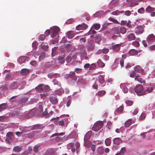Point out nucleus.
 I'll list each match as a JSON object with an SVG mask.
<instances>
[{
  "label": "nucleus",
  "mask_w": 155,
  "mask_h": 155,
  "mask_svg": "<svg viewBox=\"0 0 155 155\" xmlns=\"http://www.w3.org/2000/svg\"><path fill=\"white\" fill-rule=\"evenodd\" d=\"M95 47L94 42L93 40H90L88 41L87 45L86 46L87 49L88 51H93Z\"/></svg>",
  "instance_id": "nucleus-5"
},
{
  "label": "nucleus",
  "mask_w": 155,
  "mask_h": 155,
  "mask_svg": "<svg viewBox=\"0 0 155 155\" xmlns=\"http://www.w3.org/2000/svg\"><path fill=\"white\" fill-rule=\"evenodd\" d=\"M127 38L128 41H130L134 40L136 39V37L134 34L131 33L127 35Z\"/></svg>",
  "instance_id": "nucleus-16"
},
{
  "label": "nucleus",
  "mask_w": 155,
  "mask_h": 155,
  "mask_svg": "<svg viewBox=\"0 0 155 155\" xmlns=\"http://www.w3.org/2000/svg\"><path fill=\"white\" fill-rule=\"evenodd\" d=\"M93 27L96 30H98L100 28V25L99 24L96 23L93 25Z\"/></svg>",
  "instance_id": "nucleus-45"
},
{
  "label": "nucleus",
  "mask_w": 155,
  "mask_h": 155,
  "mask_svg": "<svg viewBox=\"0 0 155 155\" xmlns=\"http://www.w3.org/2000/svg\"><path fill=\"white\" fill-rule=\"evenodd\" d=\"M135 71L139 73H141V74H144V70L139 65L136 66L135 68Z\"/></svg>",
  "instance_id": "nucleus-17"
},
{
  "label": "nucleus",
  "mask_w": 155,
  "mask_h": 155,
  "mask_svg": "<svg viewBox=\"0 0 155 155\" xmlns=\"http://www.w3.org/2000/svg\"><path fill=\"white\" fill-rule=\"evenodd\" d=\"M40 145V144H38L34 147L33 148V150L36 153L38 151L39 149Z\"/></svg>",
  "instance_id": "nucleus-38"
},
{
  "label": "nucleus",
  "mask_w": 155,
  "mask_h": 155,
  "mask_svg": "<svg viewBox=\"0 0 155 155\" xmlns=\"http://www.w3.org/2000/svg\"><path fill=\"white\" fill-rule=\"evenodd\" d=\"M29 72V70L26 68L22 69L21 72V74L23 75H25L27 74Z\"/></svg>",
  "instance_id": "nucleus-31"
},
{
  "label": "nucleus",
  "mask_w": 155,
  "mask_h": 155,
  "mask_svg": "<svg viewBox=\"0 0 155 155\" xmlns=\"http://www.w3.org/2000/svg\"><path fill=\"white\" fill-rule=\"evenodd\" d=\"M64 92V90L62 88H59V89L56 90L54 91V93L58 96L61 95Z\"/></svg>",
  "instance_id": "nucleus-23"
},
{
  "label": "nucleus",
  "mask_w": 155,
  "mask_h": 155,
  "mask_svg": "<svg viewBox=\"0 0 155 155\" xmlns=\"http://www.w3.org/2000/svg\"><path fill=\"white\" fill-rule=\"evenodd\" d=\"M154 10H155V8H154L151 7L150 6H148L146 9L145 11H146V12L150 13L153 11H154Z\"/></svg>",
  "instance_id": "nucleus-34"
},
{
  "label": "nucleus",
  "mask_w": 155,
  "mask_h": 155,
  "mask_svg": "<svg viewBox=\"0 0 155 155\" xmlns=\"http://www.w3.org/2000/svg\"><path fill=\"white\" fill-rule=\"evenodd\" d=\"M146 117L145 114V113H142L140 117V120H142L145 119Z\"/></svg>",
  "instance_id": "nucleus-63"
},
{
  "label": "nucleus",
  "mask_w": 155,
  "mask_h": 155,
  "mask_svg": "<svg viewBox=\"0 0 155 155\" xmlns=\"http://www.w3.org/2000/svg\"><path fill=\"white\" fill-rule=\"evenodd\" d=\"M43 108L41 105H39L37 111H38L40 113H41L43 111Z\"/></svg>",
  "instance_id": "nucleus-64"
},
{
  "label": "nucleus",
  "mask_w": 155,
  "mask_h": 155,
  "mask_svg": "<svg viewBox=\"0 0 155 155\" xmlns=\"http://www.w3.org/2000/svg\"><path fill=\"white\" fill-rule=\"evenodd\" d=\"M97 63L98 66L101 68L104 67L105 66L104 64L102 61L100 59H99L97 62Z\"/></svg>",
  "instance_id": "nucleus-37"
},
{
  "label": "nucleus",
  "mask_w": 155,
  "mask_h": 155,
  "mask_svg": "<svg viewBox=\"0 0 155 155\" xmlns=\"http://www.w3.org/2000/svg\"><path fill=\"white\" fill-rule=\"evenodd\" d=\"M153 87H151L150 88H147L146 91V94L150 93L153 91Z\"/></svg>",
  "instance_id": "nucleus-61"
},
{
  "label": "nucleus",
  "mask_w": 155,
  "mask_h": 155,
  "mask_svg": "<svg viewBox=\"0 0 155 155\" xmlns=\"http://www.w3.org/2000/svg\"><path fill=\"white\" fill-rule=\"evenodd\" d=\"M18 86V84L16 81H13L9 85V87L12 89H17Z\"/></svg>",
  "instance_id": "nucleus-15"
},
{
  "label": "nucleus",
  "mask_w": 155,
  "mask_h": 155,
  "mask_svg": "<svg viewBox=\"0 0 155 155\" xmlns=\"http://www.w3.org/2000/svg\"><path fill=\"white\" fill-rule=\"evenodd\" d=\"M105 93L106 91H105L102 90L99 91L97 94L98 96H102L104 95L105 94Z\"/></svg>",
  "instance_id": "nucleus-40"
},
{
  "label": "nucleus",
  "mask_w": 155,
  "mask_h": 155,
  "mask_svg": "<svg viewBox=\"0 0 155 155\" xmlns=\"http://www.w3.org/2000/svg\"><path fill=\"white\" fill-rule=\"evenodd\" d=\"M120 32L123 34H125L127 31L126 29L124 27H121L120 28Z\"/></svg>",
  "instance_id": "nucleus-47"
},
{
  "label": "nucleus",
  "mask_w": 155,
  "mask_h": 155,
  "mask_svg": "<svg viewBox=\"0 0 155 155\" xmlns=\"http://www.w3.org/2000/svg\"><path fill=\"white\" fill-rule=\"evenodd\" d=\"M49 94L46 92H44L42 94H40L41 97L43 98L48 95Z\"/></svg>",
  "instance_id": "nucleus-50"
},
{
  "label": "nucleus",
  "mask_w": 155,
  "mask_h": 155,
  "mask_svg": "<svg viewBox=\"0 0 155 155\" xmlns=\"http://www.w3.org/2000/svg\"><path fill=\"white\" fill-rule=\"evenodd\" d=\"M59 62L61 64H63L64 62V59L63 57H59L58 58Z\"/></svg>",
  "instance_id": "nucleus-56"
},
{
  "label": "nucleus",
  "mask_w": 155,
  "mask_h": 155,
  "mask_svg": "<svg viewBox=\"0 0 155 155\" xmlns=\"http://www.w3.org/2000/svg\"><path fill=\"white\" fill-rule=\"evenodd\" d=\"M67 77L75 81L77 80V76L74 71H70V73L67 75Z\"/></svg>",
  "instance_id": "nucleus-12"
},
{
  "label": "nucleus",
  "mask_w": 155,
  "mask_h": 155,
  "mask_svg": "<svg viewBox=\"0 0 155 155\" xmlns=\"http://www.w3.org/2000/svg\"><path fill=\"white\" fill-rule=\"evenodd\" d=\"M42 116L43 117H50V115H48V112L47 109H45V111L42 114Z\"/></svg>",
  "instance_id": "nucleus-42"
},
{
  "label": "nucleus",
  "mask_w": 155,
  "mask_h": 155,
  "mask_svg": "<svg viewBox=\"0 0 155 155\" xmlns=\"http://www.w3.org/2000/svg\"><path fill=\"white\" fill-rule=\"evenodd\" d=\"M88 27V25L85 23H82L81 25H79L77 26L76 27V30H85Z\"/></svg>",
  "instance_id": "nucleus-10"
},
{
  "label": "nucleus",
  "mask_w": 155,
  "mask_h": 155,
  "mask_svg": "<svg viewBox=\"0 0 155 155\" xmlns=\"http://www.w3.org/2000/svg\"><path fill=\"white\" fill-rule=\"evenodd\" d=\"M144 31V28L142 26H140L136 27L135 33L137 35L142 33Z\"/></svg>",
  "instance_id": "nucleus-14"
},
{
  "label": "nucleus",
  "mask_w": 155,
  "mask_h": 155,
  "mask_svg": "<svg viewBox=\"0 0 155 155\" xmlns=\"http://www.w3.org/2000/svg\"><path fill=\"white\" fill-rule=\"evenodd\" d=\"M7 107V105L6 104L3 103L0 105V111H2L3 110L6 109Z\"/></svg>",
  "instance_id": "nucleus-35"
},
{
  "label": "nucleus",
  "mask_w": 155,
  "mask_h": 155,
  "mask_svg": "<svg viewBox=\"0 0 155 155\" xmlns=\"http://www.w3.org/2000/svg\"><path fill=\"white\" fill-rule=\"evenodd\" d=\"M132 123V120L131 119H129L125 122V126H130L131 124Z\"/></svg>",
  "instance_id": "nucleus-44"
},
{
  "label": "nucleus",
  "mask_w": 155,
  "mask_h": 155,
  "mask_svg": "<svg viewBox=\"0 0 155 155\" xmlns=\"http://www.w3.org/2000/svg\"><path fill=\"white\" fill-rule=\"evenodd\" d=\"M35 114V111L34 110H32L27 113H25V118L28 119L32 117Z\"/></svg>",
  "instance_id": "nucleus-8"
},
{
  "label": "nucleus",
  "mask_w": 155,
  "mask_h": 155,
  "mask_svg": "<svg viewBox=\"0 0 155 155\" xmlns=\"http://www.w3.org/2000/svg\"><path fill=\"white\" fill-rule=\"evenodd\" d=\"M103 122L101 121H97L94 124L93 126H103Z\"/></svg>",
  "instance_id": "nucleus-36"
},
{
  "label": "nucleus",
  "mask_w": 155,
  "mask_h": 155,
  "mask_svg": "<svg viewBox=\"0 0 155 155\" xmlns=\"http://www.w3.org/2000/svg\"><path fill=\"white\" fill-rule=\"evenodd\" d=\"M45 35H40L38 38L39 40L43 41L45 39Z\"/></svg>",
  "instance_id": "nucleus-53"
},
{
  "label": "nucleus",
  "mask_w": 155,
  "mask_h": 155,
  "mask_svg": "<svg viewBox=\"0 0 155 155\" xmlns=\"http://www.w3.org/2000/svg\"><path fill=\"white\" fill-rule=\"evenodd\" d=\"M111 140L110 138H107L106 139L105 141V144L107 146L110 145L111 144Z\"/></svg>",
  "instance_id": "nucleus-43"
},
{
  "label": "nucleus",
  "mask_w": 155,
  "mask_h": 155,
  "mask_svg": "<svg viewBox=\"0 0 155 155\" xmlns=\"http://www.w3.org/2000/svg\"><path fill=\"white\" fill-rule=\"evenodd\" d=\"M137 12L140 14H143L144 12V9L143 8H141L138 10Z\"/></svg>",
  "instance_id": "nucleus-59"
},
{
  "label": "nucleus",
  "mask_w": 155,
  "mask_h": 155,
  "mask_svg": "<svg viewBox=\"0 0 155 155\" xmlns=\"http://www.w3.org/2000/svg\"><path fill=\"white\" fill-rule=\"evenodd\" d=\"M155 40V36L153 34L149 35L147 38V41L149 44L154 41Z\"/></svg>",
  "instance_id": "nucleus-9"
},
{
  "label": "nucleus",
  "mask_w": 155,
  "mask_h": 155,
  "mask_svg": "<svg viewBox=\"0 0 155 155\" xmlns=\"http://www.w3.org/2000/svg\"><path fill=\"white\" fill-rule=\"evenodd\" d=\"M122 43H120L119 44L114 45L113 43H112L110 48L114 51L115 52H118L119 51L120 48V46L122 45Z\"/></svg>",
  "instance_id": "nucleus-7"
},
{
  "label": "nucleus",
  "mask_w": 155,
  "mask_h": 155,
  "mask_svg": "<svg viewBox=\"0 0 155 155\" xmlns=\"http://www.w3.org/2000/svg\"><path fill=\"white\" fill-rule=\"evenodd\" d=\"M35 54L36 55H40L39 57V60L40 61L43 60L45 56V53L43 52L37 51L35 53Z\"/></svg>",
  "instance_id": "nucleus-11"
},
{
  "label": "nucleus",
  "mask_w": 155,
  "mask_h": 155,
  "mask_svg": "<svg viewBox=\"0 0 155 155\" xmlns=\"http://www.w3.org/2000/svg\"><path fill=\"white\" fill-rule=\"evenodd\" d=\"M53 81L54 85H58L60 87H61V84L56 79H54L53 80Z\"/></svg>",
  "instance_id": "nucleus-55"
},
{
  "label": "nucleus",
  "mask_w": 155,
  "mask_h": 155,
  "mask_svg": "<svg viewBox=\"0 0 155 155\" xmlns=\"http://www.w3.org/2000/svg\"><path fill=\"white\" fill-rule=\"evenodd\" d=\"M125 102L127 105L129 106H131L133 104V102L131 101L126 100Z\"/></svg>",
  "instance_id": "nucleus-54"
},
{
  "label": "nucleus",
  "mask_w": 155,
  "mask_h": 155,
  "mask_svg": "<svg viewBox=\"0 0 155 155\" xmlns=\"http://www.w3.org/2000/svg\"><path fill=\"white\" fill-rule=\"evenodd\" d=\"M55 140L57 142H61L64 140V138L59 136H57L55 137Z\"/></svg>",
  "instance_id": "nucleus-41"
},
{
  "label": "nucleus",
  "mask_w": 155,
  "mask_h": 155,
  "mask_svg": "<svg viewBox=\"0 0 155 155\" xmlns=\"http://www.w3.org/2000/svg\"><path fill=\"white\" fill-rule=\"evenodd\" d=\"M38 45V43L36 41H34L33 42L32 45V46L33 48L34 49H35L37 48Z\"/></svg>",
  "instance_id": "nucleus-60"
},
{
  "label": "nucleus",
  "mask_w": 155,
  "mask_h": 155,
  "mask_svg": "<svg viewBox=\"0 0 155 155\" xmlns=\"http://www.w3.org/2000/svg\"><path fill=\"white\" fill-rule=\"evenodd\" d=\"M135 80H136L138 81L139 82L142 84L144 83L145 82L144 80H143L142 78L140 77V76L138 74L134 78Z\"/></svg>",
  "instance_id": "nucleus-21"
},
{
  "label": "nucleus",
  "mask_w": 155,
  "mask_h": 155,
  "mask_svg": "<svg viewBox=\"0 0 155 155\" xmlns=\"http://www.w3.org/2000/svg\"><path fill=\"white\" fill-rule=\"evenodd\" d=\"M124 12V11H120L118 10H116L115 11H113L111 13V14L113 15H117L123 13Z\"/></svg>",
  "instance_id": "nucleus-33"
},
{
  "label": "nucleus",
  "mask_w": 155,
  "mask_h": 155,
  "mask_svg": "<svg viewBox=\"0 0 155 155\" xmlns=\"http://www.w3.org/2000/svg\"><path fill=\"white\" fill-rule=\"evenodd\" d=\"M49 100L51 103L54 105L57 104L58 102V100L57 98L53 96L50 97Z\"/></svg>",
  "instance_id": "nucleus-19"
},
{
  "label": "nucleus",
  "mask_w": 155,
  "mask_h": 155,
  "mask_svg": "<svg viewBox=\"0 0 155 155\" xmlns=\"http://www.w3.org/2000/svg\"><path fill=\"white\" fill-rule=\"evenodd\" d=\"M92 133L91 131H89L87 132L85 135L84 136V140L85 143L86 141L89 139L91 136Z\"/></svg>",
  "instance_id": "nucleus-24"
},
{
  "label": "nucleus",
  "mask_w": 155,
  "mask_h": 155,
  "mask_svg": "<svg viewBox=\"0 0 155 155\" xmlns=\"http://www.w3.org/2000/svg\"><path fill=\"white\" fill-rule=\"evenodd\" d=\"M129 54L131 55L134 56L138 54L137 51L134 49L130 50L129 51Z\"/></svg>",
  "instance_id": "nucleus-30"
},
{
  "label": "nucleus",
  "mask_w": 155,
  "mask_h": 155,
  "mask_svg": "<svg viewBox=\"0 0 155 155\" xmlns=\"http://www.w3.org/2000/svg\"><path fill=\"white\" fill-rule=\"evenodd\" d=\"M120 86L121 88H123V91L124 93H126L128 92V89L125 84H121Z\"/></svg>",
  "instance_id": "nucleus-29"
},
{
  "label": "nucleus",
  "mask_w": 155,
  "mask_h": 155,
  "mask_svg": "<svg viewBox=\"0 0 155 155\" xmlns=\"http://www.w3.org/2000/svg\"><path fill=\"white\" fill-rule=\"evenodd\" d=\"M19 131L16 132V134L18 136L21 134L29 131L31 129V127H19Z\"/></svg>",
  "instance_id": "nucleus-3"
},
{
  "label": "nucleus",
  "mask_w": 155,
  "mask_h": 155,
  "mask_svg": "<svg viewBox=\"0 0 155 155\" xmlns=\"http://www.w3.org/2000/svg\"><path fill=\"white\" fill-rule=\"evenodd\" d=\"M101 129L100 127H92V129L95 131H97Z\"/></svg>",
  "instance_id": "nucleus-57"
},
{
  "label": "nucleus",
  "mask_w": 155,
  "mask_h": 155,
  "mask_svg": "<svg viewBox=\"0 0 155 155\" xmlns=\"http://www.w3.org/2000/svg\"><path fill=\"white\" fill-rule=\"evenodd\" d=\"M141 0H127L126 2H131L130 6L132 7L138 4V3L135 2L140 1Z\"/></svg>",
  "instance_id": "nucleus-18"
},
{
  "label": "nucleus",
  "mask_w": 155,
  "mask_h": 155,
  "mask_svg": "<svg viewBox=\"0 0 155 155\" xmlns=\"http://www.w3.org/2000/svg\"><path fill=\"white\" fill-rule=\"evenodd\" d=\"M123 109L124 107L122 106H121L117 108L116 110V111L118 113H120L123 110Z\"/></svg>",
  "instance_id": "nucleus-48"
},
{
  "label": "nucleus",
  "mask_w": 155,
  "mask_h": 155,
  "mask_svg": "<svg viewBox=\"0 0 155 155\" xmlns=\"http://www.w3.org/2000/svg\"><path fill=\"white\" fill-rule=\"evenodd\" d=\"M80 146V144L78 142H77L75 144L73 143H70L68 144V148L69 149H71L72 152H75L76 151L77 154L78 153V148Z\"/></svg>",
  "instance_id": "nucleus-2"
},
{
  "label": "nucleus",
  "mask_w": 155,
  "mask_h": 155,
  "mask_svg": "<svg viewBox=\"0 0 155 155\" xmlns=\"http://www.w3.org/2000/svg\"><path fill=\"white\" fill-rule=\"evenodd\" d=\"M18 97V96H15L12 97L9 99V101L11 102H15L16 101V98Z\"/></svg>",
  "instance_id": "nucleus-49"
},
{
  "label": "nucleus",
  "mask_w": 155,
  "mask_h": 155,
  "mask_svg": "<svg viewBox=\"0 0 155 155\" xmlns=\"http://www.w3.org/2000/svg\"><path fill=\"white\" fill-rule=\"evenodd\" d=\"M96 67V66L95 64H92L90 65L89 70L93 71L95 69Z\"/></svg>",
  "instance_id": "nucleus-52"
},
{
  "label": "nucleus",
  "mask_w": 155,
  "mask_h": 155,
  "mask_svg": "<svg viewBox=\"0 0 155 155\" xmlns=\"http://www.w3.org/2000/svg\"><path fill=\"white\" fill-rule=\"evenodd\" d=\"M64 134V133H55L52 135L51 136V137H52L56 136L63 135Z\"/></svg>",
  "instance_id": "nucleus-58"
},
{
  "label": "nucleus",
  "mask_w": 155,
  "mask_h": 155,
  "mask_svg": "<svg viewBox=\"0 0 155 155\" xmlns=\"http://www.w3.org/2000/svg\"><path fill=\"white\" fill-rule=\"evenodd\" d=\"M97 153L99 155H102L104 153V149L101 146L99 147L97 150Z\"/></svg>",
  "instance_id": "nucleus-25"
},
{
  "label": "nucleus",
  "mask_w": 155,
  "mask_h": 155,
  "mask_svg": "<svg viewBox=\"0 0 155 155\" xmlns=\"http://www.w3.org/2000/svg\"><path fill=\"white\" fill-rule=\"evenodd\" d=\"M76 132L74 131H73L67 137V139L74 138L76 137Z\"/></svg>",
  "instance_id": "nucleus-28"
},
{
  "label": "nucleus",
  "mask_w": 155,
  "mask_h": 155,
  "mask_svg": "<svg viewBox=\"0 0 155 155\" xmlns=\"http://www.w3.org/2000/svg\"><path fill=\"white\" fill-rule=\"evenodd\" d=\"M21 150V147L19 146H16L14 147L13 150L15 152H20Z\"/></svg>",
  "instance_id": "nucleus-39"
},
{
  "label": "nucleus",
  "mask_w": 155,
  "mask_h": 155,
  "mask_svg": "<svg viewBox=\"0 0 155 155\" xmlns=\"http://www.w3.org/2000/svg\"><path fill=\"white\" fill-rule=\"evenodd\" d=\"M41 48L44 51H46L48 49V46L47 45H42Z\"/></svg>",
  "instance_id": "nucleus-62"
},
{
  "label": "nucleus",
  "mask_w": 155,
  "mask_h": 155,
  "mask_svg": "<svg viewBox=\"0 0 155 155\" xmlns=\"http://www.w3.org/2000/svg\"><path fill=\"white\" fill-rule=\"evenodd\" d=\"M122 142V140L120 138H116L113 140V143L115 144L119 145Z\"/></svg>",
  "instance_id": "nucleus-27"
},
{
  "label": "nucleus",
  "mask_w": 155,
  "mask_h": 155,
  "mask_svg": "<svg viewBox=\"0 0 155 155\" xmlns=\"http://www.w3.org/2000/svg\"><path fill=\"white\" fill-rule=\"evenodd\" d=\"M28 58L27 57L25 56H21L18 59V61L20 64H22L24 63L27 59Z\"/></svg>",
  "instance_id": "nucleus-22"
},
{
  "label": "nucleus",
  "mask_w": 155,
  "mask_h": 155,
  "mask_svg": "<svg viewBox=\"0 0 155 155\" xmlns=\"http://www.w3.org/2000/svg\"><path fill=\"white\" fill-rule=\"evenodd\" d=\"M80 53L82 56H84L87 55L86 50L84 47L81 46L80 48Z\"/></svg>",
  "instance_id": "nucleus-13"
},
{
  "label": "nucleus",
  "mask_w": 155,
  "mask_h": 155,
  "mask_svg": "<svg viewBox=\"0 0 155 155\" xmlns=\"http://www.w3.org/2000/svg\"><path fill=\"white\" fill-rule=\"evenodd\" d=\"M134 91L138 96H143L146 94V90L143 89V86L140 84L137 85L135 87Z\"/></svg>",
  "instance_id": "nucleus-1"
},
{
  "label": "nucleus",
  "mask_w": 155,
  "mask_h": 155,
  "mask_svg": "<svg viewBox=\"0 0 155 155\" xmlns=\"http://www.w3.org/2000/svg\"><path fill=\"white\" fill-rule=\"evenodd\" d=\"M132 45L136 47H138L140 46L139 43L137 41H134L132 43Z\"/></svg>",
  "instance_id": "nucleus-51"
},
{
  "label": "nucleus",
  "mask_w": 155,
  "mask_h": 155,
  "mask_svg": "<svg viewBox=\"0 0 155 155\" xmlns=\"http://www.w3.org/2000/svg\"><path fill=\"white\" fill-rule=\"evenodd\" d=\"M68 118H67L61 121H58V120L56 119L55 118H53L51 120H55L54 122L55 125H59L62 126L64 124V123H65V125H67L68 122H67L66 120L68 121Z\"/></svg>",
  "instance_id": "nucleus-4"
},
{
  "label": "nucleus",
  "mask_w": 155,
  "mask_h": 155,
  "mask_svg": "<svg viewBox=\"0 0 155 155\" xmlns=\"http://www.w3.org/2000/svg\"><path fill=\"white\" fill-rule=\"evenodd\" d=\"M66 35L68 38L71 39L74 37L75 34L74 31H69L67 32Z\"/></svg>",
  "instance_id": "nucleus-20"
},
{
  "label": "nucleus",
  "mask_w": 155,
  "mask_h": 155,
  "mask_svg": "<svg viewBox=\"0 0 155 155\" xmlns=\"http://www.w3.org/2000/svg\"><path fill=\"white\" fill-rule=\"evenodd\" d=\"M108 20L109 21H111L115 23L118 24H119V22L116 19H114L113 18L110 17V18H109Z\"/></svg>",
  "instance_id": "nucleus-46"
},
{
  "label": "nucleus",
  "mask_w": 155,
  "mask_h": 155,
  "mask_svg": "<svg viewBox=\"0 0 155 155\" xmlns=\"http://www.w3.org/2000/svg\"><path fill=\"white\" fill-rule=\"evenodd\" d=\"M60 31V28L58 27H55L51 30L52 33L51 36L52 38L58 35Z\"/></svg>",
  "instance_id": "nucleus-6"
},
{
  "label": "nucleus",
  "mask_w": 155,
  "mask_h": 155,
  "mask_svg": "<svg viewBox=\"0 0 155 155\" xmlns=\"http://www.w3.org/2000/svg\"><path fill=\"white\" fill-rule=\"evenodd\" d=\"M44 85L40 84L37 87H36L35 89L37 90L39 92H41L44 90Z\"/></svg>",
  "instance_id": "nucleus-26"
},
{
  "label": "nucleus",
  "mask_w": 155,
  "mask_h": 155,
  "mask_svg": "<svg viewBox=\"0 0 155 155\" xmlns=\"http://www.w3.org/2000/svg\"><path fill=\"white\" fill-rule=\"evenodd\" d=\"M99 82L101 84H102L104 82V77L103 75H101L98 76Z\"/></svg>",
  "instance_id": "nucleus-32"
}]
</instances>
